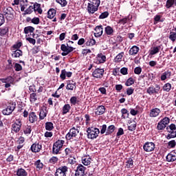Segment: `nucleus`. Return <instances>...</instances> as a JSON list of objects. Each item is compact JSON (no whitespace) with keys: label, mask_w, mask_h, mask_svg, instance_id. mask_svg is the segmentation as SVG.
<instances>
[{"label":"nucleus","mask_w":176,"mask_h":176,"mask_svg":"<svg viewBox=\"0 0 176 176\" xmlns=\"http://www.w3.org/2000/svg\"><path fill=\"white\" fill-rule=\"evenodd\" d=\"M116 130V127L114 124H111L108 126L107 124H102L100 126V134H105V135H111Z\"/></svg>","instance_id":"1"},{"label":"nucleus","mask_w":176,"mask_h":176,"mask_svg":"<svg viewBox=\"0 0 176 176\" xmlns=\"http://www.w3.org/2000/svg\"><path fill=\"white\" fill-rule=\"evenodd\" d=\"M87 138L90 140H96L100 134V129L96 127H88L87 129Z\"/></svg>","instance_id":"2"},{"label":"nucleus","mask_w":176,"mask_h":176,"mask_svg":"<svg viewBox=\"0 0 176 176\" xmlns=\"http://www.w3.org/2000/svg\"><path fill=\"white\" fill-rule=\"evenodd\" d=\"M65 144V140H57L53 144L52 146V154L53 155H58L60 154L62 151V148Z\"/></svg>","instance_id":"3"},{"label":"nucleus","mask_w":176,"mask_h":176,"mask_svg":"<svg viewBox=\"0 0 176 176\" xmlns=\"http://www.w3.org/2000/svg\"><path fill=\"white\" fill-rule=\"evenodd\" d=\"M3 14L8 21H12L14 17V10L12 7H6L3 9Z\"/></svg>","instance_id":"4"},{"label":"nucleus","mask_w":176,"mask_h":176,"mask_svg":"<svg viewBox=\"0 0 176 176\" xmlns=\"http://www.w3.org/2000/svg\"><path fill=\"white\" fill-rule=\"evenodd\" d=\"M166 131H168V135L166 136L167 140H170V138H176V125L175 124H171L166 127Z\"/></svg>","instance_id":"5"},{"label":"nucleus","mask_w":176,"mask_h":176,"mask_svg":"<svg viewBox=\"0 0 176 176\" xmlns=\"http://www.w3.org/2000/svg\"><path fill=\"white\" fill-rule=\"evenodd\" d=\"M161 89V86L159 84H155V86L151 85L146 89V93L149 94V96H155V94H158Z\"/></svg>","instance_id":"6"},{"label":"nucleus","mask_w":176,"mask_h":176,"mask_svg":"<svg viewBox=\"0 0 176 176\" xmlns=\"http://www.w3.org/2000/svg\"><path fill=\"white\" fill-rule=\"evenodd\" d=\"M16 102H10L9 105L6 107V109H3L2 111V113L4 116H10L13 113V111L15 110L16 108Z\"/></svg>","instance_id":"7"},{"label":"nucleus","mask_w":176,"mask_h":176,"mask_svg":"<svg viewBox=\"0 0 176 176\" xmlns=\"http://www.w3.org/2000/svg\"><path fill=\"white\" fill-rule=\"evenodd\" d=\"M23 126L21 119H17L16 121L11 125V131L14 133H19Z\"/></svg>","instance_id":"8"},{"label":"nucleus","mask_w":176,"mask_h":176,"mask_svg":"<svg viewBox=\"0 0 176 176\" xmlns=\"http://www.w3.org/2000/svg\"><path fill=\"white\" fill-rule=\"evenodd\" d=\"M69 170L67 166H60L58 168H56L55 172V176H67V173Z\"/></svg>","instance_id":"9"},{"label":"nucleus","mask_w":176,"mask_h":176,"mask_svg":"<svg viewBox=\"0 0 176 176\" xmlns=\"http://www.w3.org/2000/svg\"><path fill=\"white\" fill-rule=\"evenodd\" d=\"M155 148V144L153 142H146L143 144V151L146 152H153Z\"/></svg>","instance_id":"10"},{"label":"nucleus","mask_w":176,"mask_h":176,"mask_svg":"<svg viewBox=\"0 0 176 176\" xmlns=\"http://www.w3.org/2000/svg\"><path fill=\"white\" fill-rule=\"evenodd\" d=\"M104 69H100V67H97V69H94L92 72V76L94 78L102 79L104 77Z\"/></svg>","instance_id":"11"},{"label":"nucleus","mask_w":176,"mask_h":176,"mask_svg":"<svg viewBox=\"0 0 176 176\" xmlns=\"http://www.w3.org/2000/svg\"><path fill=\"white\" fill-rule=\"evenodd\" d=\"M42 149V144H40L39 142H35V143L32 144L30 147V151L33 153H38Z\"/></svg>","instance_id":"12"},{"label":"nucleus","mask_w":176,"mask_h":176,"mask_svg":"<svg viewBox=\"0 0 176 176\" xmlns=\"http://www.w3.org/2000/svg\"><path fill=\"white\" fill-rule=\"evenodd\" d=\"M75 50V47H67V45L65 44H62L60 45V50H62V52H63V53H61L62 56H67L68 54H69V53L72 52L74 50Z\"/></svg>","instance_id":"13"},{"label":"nucleus","mask_w":176,"mask_h":176,"mask_svg":"<svg viewBox=\"0 0 176 176\" xmlns=\"http://www.w3.org/2000/svg\"><path fill=\"white\" fill-rule=\"evenodd\" d=\"M86 170H87V168H85V166L82 165V164H79L77 166V168H76L77 176H85Z\"/></svg>","instance_id":"14"},{"label":"nucleus","mask_w":176,"mask_h":176,"mask_svg":"<svg viewBox=\"0 0 176 176\" xmlns=\"http://www.w3.org/2000/svg\"><path fill=\"white\" fill-rule=\"evenodd\" d=\"M94 30L96 31V33H94L96 38H100L104 32V28L102 25L96 26Z\"/></svg>","instance_id":"15"},{"label":"nucleus","mask_w":176,"mask_h":176,"mask_svg":"<svg viewBox=\"0 0 176 176\" xmlns=\"http://www.w3.org/2000/svg\"><path fill=\"white\" fill-rule=\"evenodd\" d=\"M106 56L103 55L102 53L98 54L96 59H95L94 63L97 64L104 63L106 61Z\"/></svg>","instance_id":"16"},{"label":"nucleus","mask_w":176,"mask_h":176,"mask_svg":"<svg viewBox=\"0 0 176 176\" xmlns=\"http://www.w3.org/2000/svg\"><path fill=\"white\" fill-rule=\"evenodd\" d=\"M67 85L66 86V89L67 91H74V89L76 90V89L77 87V83L75 82V81H74V80H67Z\"/></svg>","instance_id":"17"},{"label":"nucleus","mask_w":176,"mask_h":176,"mask_svg":"<svg viewBox=\"0 0 176 176\" xmlns=\"http://www.w3.org/2000/svg\"><path fill=\"white\" fill-rule=\"evenodd\" d=\"M29 122L34 124L38 121V116H36L35 111H30L29 113Z\"/></svg>","instance_id":"18"},{"label":"nucleus","mask_w":176,"mask_h":176,"mask_svg":"<svg viewBox=\"0 0 176 176\" xmlns=\"http://www.w3.org/2000/svg\"><path fill=\"white\" fill-rule=\"evenodd\" d=\"M106 112V108L104 105H99L97 107L95 111V115L102 116Z\"/></svg>","instance_id":"19"},{"label":"nucleus","mask_w":176,"mask_h":176,"mask_svg":"<svg viewBox=\"0 0 176 176\" xmlns=\"http://www.w3.org/2000/svg\"><path fill=\"white\" fill-rule=\"evenodd\" d=\"M176 160V152L172 151L166 155V162H174Z\"/></svg>","instance_id":"20"},{"label":"nucleus","mask_w":176,"mask_h":176,"mask_svg":"<svg viewBox=\"0 0 176 176\" xmlns=\"http://www.w3.org/2000/svg\"><path fill=\"white\" fill-rule=\"evenodd\" d=\"M161 113V110L159 108H153L150 111V118H157L160 113Z\"/></svg>","instance_id":"21"},{"label":"nucleus","mask_w":176,"mask_h":176,"mask_svg":"<svg viewBox=\"0 0 176 176\" xmlns=\"http://www.w3.org/2000/svg\"><path fill=\"white\" fill-rule=\"evenodd\" d=\"M140 51V47L137 45H133L132 47L130 48L129 53L131 56H135Z\"/></svg>","instance_id":"22"},{"label":"nucleus","mask_w":176,"mask_h":176,"mask_svg":"<svg viewBox=\"0 0 176 176\" xmlns=\"http://www.w3.org/2000/svg\"><path fill=\"white\" fill-rule=\"evenodd\" d=\"M87 10L89 14H94L97 11V8H95L93 1L88 3Z\"/></svg>","instance_id":"23"},{"label":"nucleus","mask_w":176,"mask_h":176,"mask_svg":"<svg viewBox=\"0 0 176 176\" xmlns=\"http://www.w3.org/2000/svg\"><path fill=\"white\" fill-rule=\"evenodd\" d=\"M104 34L107 36H113L114 35V30L111 26L107 25L104 28Z\"/></svg>","instance_id":"24"},{"label":"nucleus","mask_w":176,"mask_h":176,"mask_svg":"<svg viewBox=\"0 0 176 176\" xmlns=\"http://www.w3.org/2000/svg\"><path fill=\"white\" fill-rule=\"evenodd\" d=\"M16 176H28V172L25 170V169L21 168H18L16 171Z\"/></svg>","instance_id":"25"},{"label":"nucleus","mask_w":176,"mask_h":176,"mask_svg":"<svg viewBox=\"0 0 176 176\" xmlns=\"http://www.w3.org/2000/svg\"><path fill=\"white\" fill-rule=\"evenodd\" d=\"M129 22H131L129 16H125L124 18H121V19H119L118 21V24L124 25L127 24Z\"/></svg>","instance_id":"26"},{"label":"nucleus","mask_w":176,"mask_h":176,"mask_svg":"<svg viewBox=\"0 0 176 176\" xmlns=\"http://www.w3.org/2000/svg\"><path fill=\"white\" fill-rule=\"evenodd\" d=\"M165 6L167 9L175 8L176 6V0H167Z\"/></svg>","instance_id":"27"},{"label":"nucleus","mask_w":176,"mask_h":176,"mask_svg":"<svg viewBox=\"0 0 176 176\" xmlns=\"http://www.w3.org/2000/svg\"><path fill=\"white\" fill-rule=\"evenodd\" d=\"M134 167L133 160V158L129 157L126 160L125 162V168H132Z\"/></svg>","instance_id":"28"},{"label":"nucleus","mask_w":176,"mask_h":176,"mask_svg":"<svg viewBox=\"0 0 176 176\" xmlns=\"http://www.w3.org/2000/svg\"><path fill=\"white\" fill-rule=\"evenodd\" d=\"M33 10L34 12H38V14H42L43 10L40 3H34L33 6Z\"/></svg>","instance_id":"29"},{"label":"nucleus","mask_w":176,"mask_h":176,"mask_svg":"<svg viewBox=\"0 0 176 176\" xmlns=\"http://www.w3.org/2000/svg\"><path fill=\"white\" fill-rule=\"evenodd\" d=\"M56 14V10L54 8L50 9L47 12V17L50 19H54Z\"/></svg>","instance_id":"30"},{"label":"nucleus","mask_w":176,"mask_h":176,"mask_svg":"<svg viewBox=\"0 0 176 176\" xmlns=\"http://www.w3.org/2000/svg\"><path fill=\"white\" fill-rule=\"evenodd\" d=\"M23 52L21 50H16L15 51H13L12 54V57L13 58H19L20 56H23Z\"/></svg>","instance_id":"31"},{"label":"nucleus","mask_w":176,"mask_h":176,"mask_svg":"<svg viewBox=\"0 0 176 176\" xmlns=\"http://www.w3.org/2000/svg\"><path fill=\"white\" fill-rule=\"evenodd\" d=\"M124 56V52H122L114 58V63H120L122 60V58Z\"/></svg>","instance_id":"32"},{"label":"nucleus","mask_w":176,"mask_h":176,"mask_svg":"<svg viewBox=\"0 0 176 176\" xmlns=\"http://www.w3.org/2000/svg\"><path fill=\"white\" fill-rule=\"evenodd\" d=\"M72 153H73V149L72 148L67 147L65 149V155L63 157H65L66 159L67 157H71Z\"/></svg>","instance_id":"33"},{"label":"nucleus","mask_w":176,"mask_h":176,"mask_svg":"<svg viewBox=\"0 0 176 176\" xmlns=\"http://www.w3.org/2000/svg\"><path fill=\"white\" fill-rule=\"evenodd\" d=\"M85 45L86 46H94L96 45V40L94 38H85Z\"/></svg>","instance_id":"34"},{"label":"nucleus","mask_w":176,"mask_h":176,"mask_svg":"<svg viewBox=\"0 0 176 176\" xmlns=\"http://www.w3.org/2000/svg\"><path fill=\"white\" fill-rule=\"evenodd\" d=\"M171 75H172V72H169V70H167L166 72L162 73V75L161 76V80H165L167 79V76L170 77Z\"/></svg>","instance_id":"35"},{"label":"nucleus","mask_w":176,"mask_h":176,"mask_svg":"<svg viewBox=\"0 0 176 176\" xmlns=\"http://www.w3.org/2000/svg\"><path fill=\"white\" fill-rule=\"evenodd\" d=\"M160 49H161V47H160V46L153 47V49H152L151 50H150V54H149V55L153 56V55L157 54V53H159V52H160Z\"/></svg>","instance_id":"36"},{"label":"nucleus","mask_w":176,"mask_h":176,"mask_svg":"<svg viewBox=\"0 0 176 176\" xmlns=\"http://www.w3.org/2000/svg\"><path fill=\"white\" fill-rule=\"evenodd\" d=\"M69 110H71V105L67 104H65L63 107V115H66V113H69Z\"/></svg>","instance_id":"37"},{"label":"nucleus","mask_w":176,"mask_h":176,"mask_svg":"<svg viewBox=\"0 0 176 176\" xmlns=\"http://www.w3.org/2000/svg\"><path fill=\"white\" fill-rule=\"evenodd\" d=\"M54 129V124L52 122H45V129L48 131H52Z\"/></svg>","instance_id":"38"},{"label":"nucleus","mask_w":176,"mask_h":176,"mask_svg":"<svg viewBox=\"0 0 176 176\" xmlns=\"http://www.w3.org/2000/svg\"><path fill=\"white\" fill-rule=\"evenodd\" d=\"M91 157H82V164H84L85 166H89V164H91Z\"/></svg>","instance_id":"39"},{"label":"nucleus","mask_w":176,"mask_h":176,"mask_svg":"<svg viewBox=\"0 0 176 176\" xmlns=\"http://www.w3.org/2000/svg\"><path fill=\"white\" fill-rule=\"evenodd\" d=\"M122 118L124 119L128 118L129 116V111L126 109L123 108L121 109Z\"/></svg>","instance_id":"40"},{"label":"nucleus","mask_w":176,"mask_h":176,"mask_svg":"<svg viewBox=\"0 0 176 176\" xmlns=\"http://www.w3.org/2000/svg\"><path fill=\"white\" fill-rule=\"evenodd\" d=\"M35 30V28L33 26H26V28H24V33L25 34H29V33H33Z\"/></svg>","instance_id":"41"},{"label":"nucleus","mask_w":176,"mask_h":176,"mask_svg":"<svg viewBox=\"0 0 176 176\" xmlns=\"http://www.w3.org/2000/svg\"><path fill=\"white\" fill-rule=\"evenodd\" d=\"M34 166H36V168L40 170H42V168H43V163L41 162V161L40 160H37L34 163Z\"/></svg>","instance_id":"42"},{"label":"nucleus","mask_w":176,"mask_h":176,"mask_svg":"<svg viewBox=\"0 0 176 176\" xmlns=\"http://www.w3.org/2000/svg\"><path fill=\"white\" fill-rule=\"evenodd\" d=\"M9 33V28L6 27L0 29V36H4L5 35H7V34Z\"/></svg>","instance_id":"43"},{"label":"nucleus","mask_w":176,"mask_h":176,"mask_svg":"<svg viewBox=\"0 0 176 176\" xmlns=\"http://www.w3.org/2000/svg\"><path fill=\"white\" fill-rule=\"evenodd\" d=\"M58 162V157L53 156L51 158H50L48 163L50 164L54 165L56 164V163Z\"/></svg>","instance_id":"44"},{"label":"nucleus","mask_w":176,"mask_h":176,"mask_svg":"<svg viewBox=\"0 0 176 176\" xmlns=\"http://www.w3.org/2000/svg\"><path fill=\"white\" fill-rule=\"evenodd\" d=\"M70 130L72 132V138H76L77 135L79 134V132H80L79 129H76L75 127H72Z\"/></svg>","instance_id":"45"},{"label":"nucleus","mask_w":176,"mask_h":176,"mask_svg":"<svg viewBox=\"0 0 176 176\" xmlns=\"http://www.w3.org/2000/svg\"><path fill=\"white\" fill-rule=\"evenodd\" d=\"M172 89V85L169 82L164 84L163 86V90L168 93Z\"/></svg>","instance_id":"46"},{"label":"nucleus","mask_w":176,"mask_h":176,"mask_svg":"<svg viewBox=\"0 0 176 176\" xmlns=\"http://www.w3.org/2000/svg\"><path fill=\"white\" fill-rule=\"evenodd\" d=\"M47 116V111H45L43 109L40 111L39 113V120H43Z\"/></svg>","instance_id":"47"},{"label":"nucleus","mask_w":176,"mask_h":176,"mask_svg":"<svg viewBox=\"0 0 176 176\" xmlns=\"http://www.w3.org/2000/svg\"><path fill=\"white\" fill-rule=\"evenodd\" d=\"M32 133V125H27L23 130V133L25 135H30Z\"/></svg>","instance_id":"48"},{"label":"nucleus","mask_w":176,"mask_h":176,"mask_svg":"<svg viewBox=\"0 0 176 176\" xmlns=\"http://www.w3.org/2000/svg\"><path fill=\"white\" fill-rule=\"evenodd\" d=\"M168 38L170 39V41L172 42H175L176 41V31L170 32Z\"/></svg>","instance_id":"49"},{"label":"nucleus","mask_w":176,"mask_h":176,"mask_svg":"<svg viewBox=\"0 0 176 176\" xmlns=\"http://www.w3.org/2000/svg\"><path fill=\"white\" fill-rule=\"evenodd\" d=\"M30 102H35L37 100V95L36 94V92H34L32 94H30Z\"/></svg>","instance_id":"50"},{"label":"nucleus","mask_w":176,"mask_h":176,"mask_svg":"<svg viewBox=\"0 0 176 176\" xmlns=\"http://www.w3.org/2000/svg\"><path fill=\"white\" fill-rule=\"evenodd\" d=\"M135 83V80H134V78H133L132 77L129 78L127 79V80L125 82V85L129 87V86H131V85H134Z\"/></svg>","instance_id":"51"},{"label":"nucleus","mask_w":176,"mask_h":176,"mask_svg":"<svg viewBox=\"0 0 176 176\" xmlns=\"http://www.w3.org/2000/svg\"><path fill=\"white\" fill-rule=\"evenodd\" d=\"M23 42L21 41H18L16 43H15L14 45H12V48L14 50H19L22 46H23Z\"/></svg>","instance_id":"52"},{"label":"nucleus","mask_w":176,"mask_h":176,"mask_svg":"<svg viewBox=\"0 0 176 176\" xmlns=\"http://www.w3.org/2000/svg\"><path fill=\"white\" fill-rule=\"evenodd\" d=\"M56 2L59 3L62 8H65L67 5V0H56Z\"/></svg>","instance_id":"53"},{"label":"nucleus","mask_w":176,"mask_h":176,"mask_svg":"<svg viewBox=\"0 0 176 176\" xmlns=\"http://www.w3.org/2000/svg\"><path fill=\"white\" fill-rule=\"evenodd\" d=\"M100 3V0H92V3L94 4V8H96V11H98Z\"/></svg>","instance_id":"54"},{"label":"nucleus","mask_w":176,"mask_h":176,"mask_svg":"<svg viewBox=\"0 0 176 176\" xmlns=\"http://www.w3.org/2000/svg\"><path fill=\"white\" fill-rule=\"evenodd\" d=\"M25 14H30L34 12V6H30L25 11Z\"/></svg>","instance_id":"55"},{"label":"nucleus","mask_w":176,"mask_h":176,"mask_svg":"<svg viewBox=\"0 0 176 176\" xmlns=\"http://www.w3.org/2000/svg\"><path fill=\"white\" fill-rule=\"evenodd\" d=\"M109 16V12L106 11L104 12H102L101 14L99 16V19H107Z\"/></svg>","instance_id":"56"},{"label":"nucleus","mask_w":176,"mask_h":176,"mask_svg":"<svg viewBox=\"0 0 176 176\" xmlns=\"http://www.w3.org/2000/svg\"><path fill=\"white\" fill-rule=\"evenodd\" d=\"M162 120L164 124V129H166L167 124L170 122V118H168V117H164Z\"/></svg>","instance_id":"57"},{"label":"nucleus","mask_w":176,"mask_h":176,"mask_svg":"<svg viewBox=\"0 0 176 176\" xmlns=\"http://www.w3.org/2000/svg\"><path fill=\"white\" fill-rule=\"evenodd\" d=\"M136 128H137V122H133V124H131L128 126V129L129 130V131H134V130H135Z\"/></svg>","instance_id":"58"},{"label":"nucleus","mask_w":176,"mask_h":176,"mask_svg":"<svg viewBox=\"0 0 176 176\" xmlns=\"http://www.w3.org/2000/svg\"><path fill=\"white\" fill-rule=\"evenodd\" d=\"M168 146L170 148H174L176 146V141L175 140H171L168 142Z\"/></svg>","instance_id":"59"},{"label":"nucleus","mask_w":176,"mask_h":176,"mask_svg":"<svg viewBox=\"0 0 176 176\" xmlns=\"http://www.w3.org/2000/svg\"><path fill=\"white\" fill-rule=\"evenodd\" d=\"M67 71L66 69H62L60 75V79L65 80L66 79Z\"/></svg>","instance_id":"60"},{"label":"nucleus","mask_w":176,"mask_h":176,"mask_svg":"<svg viewBox=\"0 0 176 176\" xmlns=\"http://www.w3.org/2000/svg\"><path fill=\"white\" fill-rule=\"evenodd\" d=\"M157 129L158 130H164V129H165L164 125L163 122H162V120H161L158 122Z\"/></svg>","instance_id":"61"},{"label":"nucleus","mask_w":176,"mask_h":176,"mask_svg":"<svg viewBox=\"0 0 176 176\" xmlns=\"http://www.w3.org/2000/svg\"><path fill=\"white\" fill-rule=\"evenodd\" d=\"M31 22L34 25H38L40 23V18L39 17H34L31 20Z\"/></svg>","instance_id":"62"},{"label":"nucleus","mask_w":176,"mask_h":176,"mask_svg":"<svg viewBox=\"0 0 176 176\" xmlns=\"http://www.w3.org/2000/svg\"><path fill=\"white\" fill-rule=\"evenodd\" d=\"M78 100H77L76 96H72L70 99V102L72 105H76Z\"/></svg>","instance_id":"63"},{"label":"nucleus","mask_w":176,"mask_h":176,"mask_svg":"<svg viewBox=\"0 0 176 176\" xmlns=\"http://www.w3.org/2000/svg\"><path fill=\"white\" fill-rule=\"evenodd\" d=\"M142 72V69L141 67H136L134 69V74L140 75L141 74V72Z\"/></svg>","instance_id":"64"}]
</instances>
